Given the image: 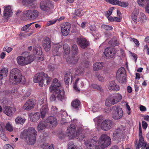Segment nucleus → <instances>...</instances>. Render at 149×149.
<instances>
[{
  "label": "nucleus",
  "instance_id": "3",
  "mask_svg": "<svg viewBox=\"0 0 149 149\" xmlns=\"http://www.w3.org/2000/svg\"><path fill=\"white\" fill-rule=\"evenodd\" d=\"M49 90L50 92H54L57 95V97L59 100L62 102L65 100L64 91H62L61 84L57 79H55L53 80L52 85L49 87Z\"/></svg>",
  "mask_w": 149,
  "mask_h": 149
},
{
  "label": "nucleus",
  "instance_id": "16",
  "mask_svg": "<svg viewBox=\"0 0 149 149\" xmlns=\"http://www.w3.org/2000/svg\"><path fill=\"white\" fill-rule=\"evenodd\" d=\"M51 43V41L48 37H45L43 40L42 45L45 51H48L50 49Z\"/></svg>",
  "mask_w": 149,
  "mask_h": 149
},
{
  "label": "nucleus",
  "instance_id": "6",
  "mask_svg": "<svg viewBox=\"0 0 149 149\" xmlns=\"http://www.w3.org/2000/svg\"><path fill=\"white\" fill-rule=\"evenodd\" d=\"M122 98L121 95L118 93H114L110 94L106 100L105 105L109 107L117 104L120 101Z\"/></svg>",
  "mask_w": 149,
  "mask_h": 149
},
{
  "label": "nucleus",
  "instance_id": "52",
  "mask_svg": "<svg viewBox=\"0 0 149 149\" xmlns=\"http://www.w3.org/2000/svg\"><path fill=\"white\" fill-rule=\"evenodd\" d=\"M0 136L2 139L5 141H7L8 140V138L4 135L3 133L1 132L0 134Z\"/></svg>",
  "mask_w": 149,
  "mask_h": 149
},
{
  "label": "nucleus",
  "instance_id": "63",
  "mask_svg": "<svg viewBox=\"0 0 149 149\" xmlns=\"http://www.w3.org/2000/svg\"><path fill=\"white\" fill-rule=\"evenodd\" d=\"M143 7L145 8V12L149 14V3L145 6Z\"/></svg>",
  "mask_w": 149,
  "mask_h": 149
},
{
  "label": "nucleus",
  "instance_id": "11",
  "mask_svg": "<svg viewBox=\"0 0 149 149\" xmlns=\"http://www.w3.org/2000/svg\"><path fill=\"white\" fill-rule=\"evenodd\" d=\"M76 127L74 125L71 124L68 128L66 131L68 136L70 139H73L75 136Z\"/></svg>",
  "mask_w": 149,
  "mask_h": 149
},
{
  "label": "nucleus",
  "instance_id": "29",
  "mask_svg": "<svg viewBox=\"0 0 149 149\" xmlns=\"http://www.w3.org/2000/svg\"><path fill=\"white\" fill-rule=\"evenodd\" d=\"M33 52L34 54L38 55H41L42 54L41 47L38 44L35 45L34 46Z\"/></svg>",
  "mask_w": 149,
  "mask_h": 149
},
{
  "label": "nucleus",
  "instance_id": "57",
  "mask_svg": "<svg viewBox=\"0 0 149 149\" xmlns=\"http://www.w3.org/2000/svg\"><path fill=\"white\" fill-rule=\"evenodd\" d=\"M97 78L99 81L101 82H103L104 81V77L100 74L97 76Z\"/></svg>",
  "mask_w": 149,
  "mask_h": 149
},
{
  "label": "nucleus",
  "instance_id": "2",
  "mask_svg": "<svg viewBox=\"0 0 149 149\" xmlns=\"http://www.w3.org/2000/svg\"><path fill=\"white\" fill-rule=\"evenodd\" d=\"M37 132L34 128L29 127L27 130H24L20 134V137L24 139L29 144H33L36 140Z\"/></svg>",
  "mask_w": 149,
  "mask_h": 149
},
{
  "label": "nucleus",
  "instance_id": "42",
  "mask_svg": "<svg viewBox=\"0 0 149 149\" xmlns=\"http://www.w3.org/2000/svg\"><path fill=\"white\" fill-rule=\"evenodd\" d=\"M109 44L111 45L112 46H115L118 45L119 43L117 40L112 39L109 41Z\"/></svg>",
  "mask_w": 149,
  "mask_h": 149
},
{
  "label": "nucleus",
  "instance_id": "25",
  "mask_svg": "<svg viewBox=\"0 0 149 149\" xmlns=\"http://www.w3.org/2000/svg\"><path fill=\"white\" fill-rule=\"evenodd\" d=\"M40 8L41 10L45 11H47L50 9L49 4L44 1L41 2L40 4Z\"/></svg>",
  "mask_w": 149,
  "mask_h": 149
},
{
  "label": "nucleus",
  "instance_id": "44",
  "mask_svg": "<svg viewBox=\"0 0 149 149\" xmlns=\"http://www.w3.org/2000/svg\"><path fill=\"white\" fill-rule=\"evenodd\" d=\"M91 87L92 88L97 89L101 92L103 91V90L101 86L97 84H92L91 86Z\"/></svg>",
  "mask_w": 149,
  "mask_h": 149
},
{
  "label": "nucleus",
  "instance_id": "24",
  "mask_svg": "<svg viewBox=\"0 0 149 149\" xmlns=\"http://www.w3.org/2000/svg\"><path fill=\"white\" fill-rule=\"evenodd\" d=\"M85 136V134L83 132L82 128H79L77 130L76 137L77 139L80 140H82Z\"/></svg>",
  "mask_w": 149,
  "mask_h": 149
},
{
  "label": "nucleus",
  "instance_id": "13",
  "mask_svg": "<svg viewBox=\"0 0 149 149\" xmlns=\"http://www.w3.org/2000/svg\"><path fill=\"white\" fill-rule=\"evenodd\" d=\"M70 27V24L69 23H65L62 24L61 26V32L62 35L64 36L68 35L69 33Z\"/></svg>",
  "mask_w": 149,
  "mask_h": 149
},
{
  "label": "nucleus",
  "instance_id": "19",
  "mask_svg": "<svg viewBox=\"0 0 149 149\" xmlns=\"http://www.w3.org/2000/svg\"><path fill=\"white\" fill-rule=\"evenodd\" d=\"M35 105L33 101L31 99L27 100L23 106L24 109L26 110H30L33 109Z\"/></svg>",
  "mask_w": 149,
  "mask_h": 149
},
{
  "label": "nucleus",
  "instance_id": "47",
  "mask_svg": "<svg viewBox=\"0 0 149 149\" xmlns=\"http://www.w3.org/2000/svg\"><path fill=\"white\" fill-rule=\"evenodd\" d=\"M5 128L7 130L10 132H12L13 130V127L12 125L9 122H8L7 123Z\"/></svg>",
  "mask_w": 149,
  "mask_h": 149
},
{
  "label": "nucleus",
  "instance_id": "20",
  "mask_svg": "<svg viewBox=\"0 0 149 149\" xmlns=\"http://www.w3.org/2000/svg\"><path fill=\"white\" fill-rule=\"evenodd\" d=\"M108 88L110 90L119 91L120 87L116 84L114 81H112L110 82L108 85Z\"/></svg>",
  "mask_w": 149,
  "mask_h": 149
},
{
  "label": "nucleus",
  "instance_id": "31",
  "mask_svg": "<svg viewBox=\"0 0 149 149\" xmlns=\"http://www.w3.org/2000/svg\"><path fill=\"white\" fill-rule=\"evenodd\" d=\"M93 69L95 71H97L101 69L103 67L102 62H97L95 63L93 65Z\"/></svg>",
  "mask_w": 149,
  "mask_h": 149
},
{
  "label": "nucleus",
  "instance_id": "18",
  "mask_svg": "<svg viewBox=\"0 0 149 149\" xmlns=\"http://www.w3.org/2000/svg\"><path fill=\"white\" fill-rule=\"evenodd\" d=\"M139 142L138 144L136 145L135 144L137 149H139L140 146H144V147H146L147 145V143L144 141V139L142 136V131H139Z\"/></svg>",
  "mask_w": 149,
  "mask_h": 149
},
{
  "label": "nucleus",
  "instance_id": "33",
  "mask_svg": "<svg viewBox=\"0 0 149 149\" xmlns=\"http://www.w3.org/2000/svg\"><path fill=\"white\" fill-rule=\"evenodd\" d=\"M139 13V11L137 10H135L131 15L132 19L135 23H137V18Z\"/></svg>",
  "mask_w": 149,
  "mask_h": 149
},
{
  "label": "nucleus",
  "instance_id": "41",
  "mask_svg": "<svg viewBox=\"0 0 149 149\" xmlns=\"http://www.w3.org/2000/svg\"><path fill=\"white\" fill-rule=\"evenodd\" d=\"M72 51L73 54L75 55L79 52L77 46L75 44H73L72 46Z\"/></svg>",
  "mask_w": 149,
  "mask_h": 149
},
{
  "label": "nucleus",
  "instance_id": "8",
  "mask_svg": "<svg viewBox=\"0 0 149 149\" xmlns=\"http://www.w3.org/2000/svg\"><path fill=\"white\" fill-rule=\"evenodd\" d=\"M125 134L124 129L120 128L116 129L113 134V140H116L118 142L120 141L123 140Z\"/></svg>",
  "mask_w": 149,
  "mask_h": 149
},
{
  "label": "nucleus",
  "instance_id": "49",
  "mask_svg": "<svg viewBox=\"0 0 149 149\" xmlns=\"http://www.w3.org/2000/svg\"><path fill=\"white\" fill-rule=\"evenodd\" d=\"M68 149H80L79 147L75 146L72 143H70L68 145Z\"/></svg>",
  "mask_w": 149,
  "mask_h": 149
},
{
  "label": "nucleus",
  "instance_id": "61",
  "mask_svg": "<svg viewBox=\"0 0 149 149\" xmlns=\"http://www.w3.org/2000/svg\"><path fill=\"white\" fill-rule=\"evenodd\" d=\"M12 49H13L12 48L8 47H5L3 49V50L4 51H6L8 53H9L11 52Z\"/></svg>",
  "mask_w": 149,
  "mask_h": 149
},
{
  "label": "nucleus",
  "instance_id": "36",
  "mask_svg": "<svg viewBox=\"0 0 149 149\" xmlns=\"http://www.w3.org/2000/svg\"><path fill=\"white\" fill-rule=\"evenodd\" d=\"M31 18L32 19H34L38 17L39 15V12L35 9L31 10Z\"/></svg>",
  "mask_w": 149,
  "mask_h": 149
},
{
  "label": "nucleus",
  "instance_id": "50",
  "mask_svg": "<svg viewBox=\"0 0 149 149\" xmlns=\"http://www.w3.org/2000/svg\"><path fill=\"white\" fill-rule=\"evenodd\" d=\"M107 2L112 5H117L118 2V0H104Z\"/></svg>",
  "mask_w": 149,
  "mask_h": 149
},
{
  "label": "nucleus",
  "instance_id": "14",
  "mask_svg": "<svg viewBox=\"0 0 149 149\" xmlns=\"http://www.w3.org/2000/svg\"><path fill=\"white\" fill-rule=\"evenodd\" d=\"M46 122L49 126L55 127L57 125V120L56 118L54 117L50 116L46 119Z\"/></svg>",
  "mask_w": 149,
  "mask_h": 149
},
{
  "label": "nucleus",
  "instance_id": "34",
  "mask_svg": "<svg viewBox=\"0 0 149 149\" xmlns=\"http://www.w3.org/2000/svg\"><path fill=\"white\" fill-rule=\"evenodd\" d=\"M125 70L124 68L123 67H121L119 68L117 71L116 75H118V77L119 78L120 77V75H122L123 77V79L125 78Z\"/></svg>",
  "mask_w": 149,
  "mask_h": 149
},
{
  "label": "nucleus",
  "instance_id": "7",
  "mask_svg": "<svg viewBox=\"0 0 149 149\" xmlns=\"http://www.w3.org/2000/svg\"><path fill=\"white\" fill-rule=\"evenodd\" d=\"M24 54L26 55V56L25 57L23 56H19L17 57V63L19 65H26L31 63L34 60L33 56L31 55H29L27 52H26L23 54V56H24Z\"/></svg>",
  "mask_w": 149,
  "mask_h": 149
},
{
  "label": "nucleus",
  "instance_id": "12",
  "mask_svg": "<svg viewBox=\"0 0 149 149\" xmlns=\"http://www.w3.org/2000/svg\"><path fill=\"white\" fill-rule=\"evenodd\" d=\"M113 125L112 121L109 119L104 120L102 122L101 127V129L104 131H107L110 129Z\"/></svg>",
  "mask_w": 149,
  "mask_h": 149
},
{
  "label": "nucleus",
  "instance_id": "5",
  "mask_svg": "<svg viewBox=\"0 0 149 149\" xmlns=\"http://www.w3.org/2000/svg\"><path fill=\"white\" fill-rule=\"evenodd\" d=\"M22 79V75L20 71L17 68L12 69L10 73L9 80L13 84L19 83Z\"/></svg>",
  "mask_w": 149,
  "mask_h": 149
},
{
  "label": "nucleus",
  "instance_id": "38",
  "mask_svg": "<svg viewBox=\"0 0 149 149\" xmlns=\"http://www.w3.org/2000/svg\"><path fill=\"white\" fill-rule=\"evenodd\" d=\"M31 14V10H26L24 12V16L27 19H32Z\"/></svg>",
  "mask_w": 149,
  "mask_h": 149
},
{
  "label": "nucleus",
  "instance_id": "58",
  "mask_svg": "<svg viewBox=\"0 0 149 149\" xmlns=\"http://www.w3.org/2000/svg\"><path fill=\"white\" fill-rule=\"evenodd\" d=\"M48 143H43L41 144V147L43 149H47L48 148Z\"/></svg>",
  "mask_w": 149,
  "mask_h": 149
},
{
  "label": "nucleus",
  "instance_id": "26",
  "mask_svg": "<svg viewBox=\"0 0 149 149\" xmlns=\"http://www.w3.org/2000/svg\"><path fill=\"white\" fill-rule=\"evenodd\" d=\"M8 72L7 68H3L0 70V80H2L4 77H7Z\"/></svg>",
  "mask_w": 149,
  "mask_h": 149
},
{
  "label": "nucleus",
  "instance_id": "27",
  "mask_svg": "<svg viewBox=\"0 0 149 149\" xmlns=\"http://www.w3.org/2000/svg\"><path fill=\"white\" fill-rule=\"evenodd\" d=\"M48 125L47 123L46 122V120L44 121H41L39 122L38 125V131L44 130Z\"/></svg>",
  "mask_w": 149,
  "mask_h": 149
},
{
  "label": "nucleus",
  "instance_id": "21",
  "mask_svg": "<svg viewBox=\"0 0 149 149\" xmlns=\"http://www.w3.org/2000/svg\"><path fill=\"white\" fill-rule=\"evenodd\" d=\"M16 111L14 108L9 107H6L4 108L3 112L8 116H11Z\"/></svg>",
  "mask_w": 149,
  "mask_h": 149
},
{
  "label": "nucleus",
  "instance_id": "30",
  "mask_svg": "<svg viewBox=\"0 0 149 149\" xmlns=\"http://www.w3.org/2000/svg\"><path fill=\"white\" fill-rule=\"evenodd\" d=\"M79 59V56H76L72 59L69 57L67 58L66 61L69 63L74 64L78 61Z\"/></svg>",
  "mask_w": 149,
  "mask_h": 149
},
{
  "label": "nucleus",
  "instance_id": "43",
  "mask_svg": "<svg viewBox=\"0 0 149 149\" xmlns=\"http://www.w3.org/2000/svg\"><path fill=\"white\" fill-rule=\"evenodd\" d=\"M120 77L119 78L118 77V75H116L117 79L118 81L120 83H125L126 82V75L125 76V78L123 79V77L122 75H120Z\"/></svg>",
  "mask_w": 149,
  "mask_h": 149
},
{
  "label": "nucleus",
  "instance_id": "10",
  "mask_svg": "<svg viewBox=\"0 0 149 149\" xmlns=\"http://www.w3.org/2000/svg\"><path fill=\"white\" fill-rule=\"evenodd\" d=\"M116 52L113 48L108 47L106 48L104 52L105 56L107 58H112L115 56Z\"/></svg>",
  "mask_w": 149,
  "mask_h": 149
},
{
  "label": "nucleus",
  "instance_id": "4",
  "mask_svg": "<svg viewBox=\"0 0 149 149\" xmlns=\"http://www.w3.org/2000/svg\"><path fill=\"white\" fill-rule=\"evenodd\" d=\"M51 77L48 76L47 74L41 72L36 74L33 77V81L35 83H38L39 85L42 87L44 84L47 85L51 82Z\"/></svg>",
  "mask_w": 149,
  "mask_h": 149
},
{
  "label": "nucleus",
  "instance_id": "55",
  "mask_svg": "<svg viewBox=\"0 0 149 149\" xmlns=\"http://www.w3.org/2000/svg\"><path fill=\"white\" fill-rule=\"evenodd\" d=\"M34 22L31 23L29 24H27L24 26L21 29L22 31H25L32 24L34 23Z\"/></svg>",
  "mask_w": 149,
  "mask_h": 149
},
{
  "label": "nucleus",
  "instance_id": "45",
  "mask_svg": "<svg viewBox=\"0 0 149 149\" xmlns=\"http://www.w3.org/2000/svg\"><path fill=\"white\" fill-rule=\"evenodd\" d=\"M139 19L141 21L143 22H146L147 20V17L143 13H140Z\"/></svg>",
  "mask_w": 149,
  "mask_h": 149
},
{
  "label": "nucleus",
  "instance_id": "22",
  "mask_svg": "<svg viewBox=\"0 0 149 149\" xmlns=\"http://www.w3.org/2000/svg\"><path fill=\"white\" fill-rule=\"evenodd\" d=\"M71 106L73 109L77 111L80 107V102L78 100L75 99L72 101Z\"/></svg>",
  "mask_w": 149,
  "mask_h": 149
},
{
  "label": "nucleus",
  "instance_id": "17",
  "mask_svg": "<svg viewBox=\"0 0 149 149\" xmlns=\"http://www.w3.org/2000/svg\"><path fill=\"white\" fill-rule=\"evenodd\" d=\"M77 42L81 47L84 49L87 47L89 45V43L84 38H77Z\"/></svg>",
  "mask_w": 149,
  "mask_h": 149
},
{
  "label": "nucleus",
  "instance_id": "9",
  "mask_svg": "<svg viewBox=\"0 0 149 149\" xmlns=\"http://www.w3.org/2000/svg\"><path fill=\"white\" fill-rule=\"evenodd\" d=\"M113 111L112 113V118L115 120L120 119L123 115L122 109L119 107L114 106L112 107Z\"/></svg>",
  "mask_w": 149,
  "mask_h": 149
},
{
  "label": "nucleus",
  "instance_id": "64",
  "mask_svg": "<svg viewBox=\"0 0 149 149\" xmlns=\"http://www.w3.org/2000/svg\"><path fill=\"white\" fill-rule=\"evenodd\" d=\"M5 147L6 149H14L13 147L8 144H6Z\"/></svg>",
  "mask_w": 149,
  "mask_h": 149
},
{
  "label": "nucleus",
  "instance_id": "54",
  "mask_svg": "<svg viewBox=\"0 0 149 149\" xmlns=\"http://www.w3.org/2000/svg\"><path fill=\"white\" fill-rule=\"evenodd\" d=\"M130 41L131 42L133 41L135 44L136 47H139V41L137 39L134 38H131Z\"/></svg>",
  "mask_w": 149,
  "mask_h": 149
},
{
  "label": "nucleus",
  "instance_id": "15",
  "mask_svg": "<svg viewBox=\"0 0 149 149\" xmlns=\"http://www.w3.org/2000/svg\"><path fill=\"white\" fill-rule=\"evenodd\" d=\"M62 46V44L61 43L56 44L54 45V49L52 51L53 54L54 56L60 55Z\"/></svg>",
  "mask_w": 149,
  "mask_h": 149
},
{
  "label": "nucleus",
  "instance_id": "46",
  "mask_svg": "<svg viewBox=\"0 0 149 149\" xmlns=\"http://www.w3.org/2000/svg\"><path fill=\"white\" fill-rule=\"evenodd\" d=\"M128 3L127 2H121L119 1L117 5L123 7L125 8L128 6Z\"/></svg>",
  "mask_w": 149,
  "mask_h": 149
},
{
  "label": "nucleus",
  "instance_id": "40",
  "mask_svg": "<svg viewBox=\"0 0 149 149\" xmlns=\"http://www.w3.org/2000/svg\"><path fill=\"white\" fill-rule=\"evenodd\" d=\"M63 48L65 54L68 55L70 53V48L68 45L66 43L64 44Z\"/></svg>",
  "mask_w": 149,
  "mask_h": 149
},
{
  "label": "nucleus",
  "instance_id": "23",
  "mask_svg": "<svg viewBox=\"0 0 149 149\" xmlns=\"http://www.w3.org/2000/svg\"><path fill=\"white\" fill-rule=\"evenodd\" d=\"M3 12L4 16L6 19L10 17L13 13L10 6L5 7Z\"/></svg>",
  "mask_w": 149,
  "mask_h": 149
},
{
  "label": "nucleus",
  "instance_id": "62",
  "mask_svg": "<svg viewBox=\"0 0 149 149\" xmlns=\"http://www.w3.org/2000/svg\"><path fill=\"white\" fill-rule=\"evenodd\" d=\"M92 35H93L95 37H96L99 38L100 37V35L97 30H96L95 32L92 34Z\"/></svg>",
  "mask_w": 149,
  "mask_h": 149
},
{
  "label": "nucleus",
  "instance_id": "59",
  "mask_svg": "<svg viewBox=\"0 0 149 149\" xmlns=\"http://www.w3.org/2000/svg\"><path fill=\"white\" fill-rule=\"evenodd\" d=\"M57 21V19H54L49 20L47 22V24L48 26H50L51 25L54 24Z\"/></svg>",
  "mask_w": 149,
  "mask_h": 149
},
{
  "label": "nucleus",
  "instance_id": "51",
  "mask_svg": "<svg viewBox=\"0 0 149 149\" xmlns=\"http://www.w3.org/2000/svg\"><path fill=\"white\" fill-rule=\"evenodd\" d=\"M82 10L81 9H79L76 10L75 12V15L78 16H82L83 14L81 12Z\"/></svg>",
  "mask_w": 149,
  "mask_h": 149
},
{
  "label": "nucleus",
  "instance_id": "35",
  "mask_svg": "<svg viewBox=\"0 0 149 149\" xmlns=\"http://www.w3.org/2000/svg\"><path fill=\"white\" fill-rule=\"evenodd\" d=\"M40 118V114L39 113H36L32 115L30 117L31 120L33 122H36Z\"/></svg>",
  "mask_w": 149,
  "mask_h": 149
},
{
  "label": "nucleus",
  "instance_id": "60",
  "mask_svg": "<svg viewBox=\"0 0 149 149\" xmlns=\"http://www.w3.org/2000/svg\"><path fill=\"white\" fill-rule=\"evenodd\" d=\"M90 32L91 34H93L94 32L96 30L95 27L94 26H91L89 28Z\"/></svg>",
  "mask_w": 149,
  "mask_h": 149
},
{
  "label": "nucleus",
  "instance_id": "56",
  "mask_svg": "<svg viewBox=\"0 0 149 149\" xmlns=\"http://www.w3.org/2000/svg\"><path fill=\"white\" fill-rule=\"evenodd\" d=\"M36 0H27L26 3H28L29 5L32 6L35 4Z\"/></svg>",
  "mask_w": 149,
  "mask_h": 149
},
{
  "label": "nucleus",
  "instance_id": "48",
  "mask_svg": "<svg viewBox=\"0 0 149 149\" xmlns=\"http://www.w3.org/2000/svg\"><path fill=\"white\" fill-rule=\"evenodd\" d=\"M101 27L102 29L107 31L111 30L113 29L112 26L107 25H102Z\"/></svg>",
  "mask_w": 149,
  "mask_h": 149
},
{
  "label": "nucleus",
  "instance_id": "28",
  "mask_svg": "<svg viewBox=\"0 0 149 149\" xmlns=\"http://www.w3.org/2000/svg\"><path fill=\"white\" fill-rule=\"evenodd\" d=\"M72 76L71 73L66 74L64 76V80L65 84H68L70 81L71 83L72 81Z\"/></svg>",
  "mask_w": 149,
  "mask_h": 149
},
{
  "label": "nucleus",
  "instance_id": "1",
  "mask_svg": "<svg viewBox=\"0 0 149 149\" xmlns=\"http://www.w3.org/2000/svg\"><path fill=\"white\" fill-rule=\"evenodd\" d=\"M95 138L94 137L85 141L84 144L87 148L89 149H103L111 143L110 138L106 134H102L98 141L95 140Z\"/></svg>",
  "mask_w": 149,
  "mask_h": 149
},
{
  "label": "nucleus",
  "instance_id": "53",
  "mask_svg": "<svg viewBox=\"0 0 149 149\" xmlns=\"http://www.w3.org/2000/svg\"><path fill=\"white\" fill-rule=\"evenodd\" d=\"M79 80V78H77L75 81V84H74L73 87L74 89L76 90V91L79 92L80 91V90L77 87V82Z\"/></svg>",
  "mask_w": 149,
  "mask_h": 149
},
{
  "label": "nucleus",
  "instance_id": "39",
  "mask_svg": "<svg viewBox=\"0 0 149 149\" xmlns=\"http://www.w3.org/2000/svg\"><path fill=\"white\" fill-rule=\"evenodd\" d=\"M137 1L139 5L143 7L149 4V0H138Z\"/></svg>",
  "mask_w": 149,
  "mask_h": 149
},
{
  "label": "nucleus",
  "instance_id": "37",
  "mask_svg": "<svg viewBox=\"0 0 149 149\" xmlns=\"http://www.w3.org/2000/svg\"><path fill=\"white\" fill-rule=\"evenodd\" d=\"M26 119L24 118H22L18 116L15 119V122L16 124H23L25 121Z\"/></svg>",
  "mask_w": 149,
  "mask_h": 149
},
{
  "label": "nucleus",
  "instance_id": "32",
  "mask_svg": "<svg viewBox=\"0 0 149 149\" xmlns=\"http://www.w3.org/2000/svg\"><path fill=\"white\" fill-rule=\"evenodd\" d=\"M48 111L47 107L46 105H44L40 110L41 117L43 118L45 117V116Z\"/></svg>",
  "mask_w": 149,
  "mask_h": 149
}]
</instances>
